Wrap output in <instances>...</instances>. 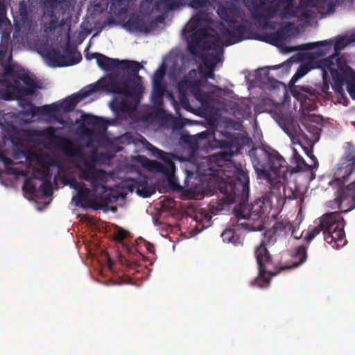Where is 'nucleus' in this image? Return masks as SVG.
<instances>
[{
  "label": "nucleus",
  "instance_id": "obj_58",
  "mask_svg": "<svg viewBox=\"0 0 355 355\" xmlns=\"http://www.w3.org/2000/svg\"><path fill=\"white\" fill-rule=\"evenodd\" d=\"M24 155L25 152L22 150L19 149L18 147L14 150L12 154L13 157L16 159H20Z\"/></svg>",
  "mask_w": 355,
  "mask_h": 355
},
{
  "label": "nucleus",
  "instance_id": "obj_11",
  "mask_svg": "<svg viewBox=\"0 0 355 355\" xmlns=\"http://www.w3.org/2000/svg\"><path fill=\"white\" fill-rule=\"evenodd\" d=\"M292 94L300 104V125L304 130L311 132V87L295 86L291 90Z\"/></svg>",
  "mask_w": 355,
  "mask_h": 355
},
{
  "label": "nucleus",
  "instance_id": "obj_42",
  "mask_svg": "<svg viewBox=\"0 0 355 355\" xmlns=\"http://www.w3.org/2000/svg\"><path fill=\"white\" fill-rule=\"evenodd\" d=\"M307 60L304 66H300L295 74L300 78L306 75L311 70V53H306Z\"/></svg>",
  "mask_w": 355,
  "mask_h": 355
},
{
  "label": "nucleus",
  "instance_id": "obj_49",
  "mask_svg": "<svg viewBox=\"0 0 355 355\" xmlns=\"http://www.w3.org/2000/svg\"><path fill=\"white\" fill-rule=\"evenodd\" d=\"M284 194L286 199L293 200L297 198V193L291 188L284 187Z\"/></svg>",
  "mask_w": 355,
  "mask_h": 355
},
{
  "label": "nucleus",
  "instance_id": "obj_63",
  "mask_svg": "<svg viewBox=\"0 0 355 355\" xmlns=\"http://www.w3.org/2000/svg\"><path fill=\"white\" fill-rule=\"evenodd\" d=\"M347 189L350 191H354L355 192V181L352 182L351 184H349Z\"/></svg>",
  "mask_w": 355,
  "mask_h": 355
},
{
  "label": "nucleus",
  "instance_id": "obj_29",
  "mask_svg": "<svg viewBox=\"0 0 355 355\" xmlns=\"http://www.w3.org/2000/svg\"><path fill=\"white\" fill-rule=\"evenodd\" d=\"M183 0H159L155 5V10L158 12H168L180 7Z\"/></svg>",
  "mask_w": 355,
  "mask_h": 355
},
{
  "label": "nucleus",
  "instance_id": "obj_9",
  "mask_svg": "<svg viewBox=\"0 0 355 355\" xmlns=\"http://www.w3.org/2000/svg\"><path fill=\"white\" fill-rule=\"evenodd\" d=\"M193 74L196 76L194 71H190L187 75L181 79L178 85L179 100L182 105L189 103L188 96L191 94L198 101L203 103L207 98L206 94L201 89V81L200 79L193 77Z\"/></svg>",
  "mask_w": 355,
  "mask_h": 355
},
{
  "label": "nucleus",
  "instance_id": "obj_12",
  "mask_svg": "<svg viewBox=\"0 0 355 355\" xmlns=\"http://www.w3.org/2000/svg\"><path fill=\"white\" fill-rule=\"evenodd\" d=\"M118 68L125 71L126 75L120 76L117 73H112L110 76H116L121 80L123 78L129 79V82L127 83L128 90L130 92H132L133 89H135V92H137V96L139 97V101L137 104V107L142 98L143 88L141 85L140 83H136L134 80H132V77L137 78L138 79L141 78L139 76V71L142 68V65L136 61L119 60V65ZM108 76H110V75Z\"/></svg>",
  "mask_w": 355,
  "mask_h": 355
},
{
  "label": "nucleus",
  "instance_id": "obj_36",
  "mask_svg": "<svg viewBox=\"0 0 355 355\" xmlns=\"http://www.w3.org/2000/svg\"><path fill=\"white\" fill-rule=\"evenodd\" d=\"M82 120L84 124L93 126L94 128H101L105 125L104 121L101 118L90 114L83 115Z\"/></svg>",
  "mask_w": 355,
  "mask_h": 355
},
{
  "label": "nucleus",
  "instance_id": "obj_14",
  "mask_svg": "<svg viewBox=\"0 0 355 355\" xmlns=\"http://www.w3.org/2000/svg\"><path fill=\"white\" fill-rule=\"evenodd\" d=\"M348 41L344 38H338L335 43L333 41H320L312 42V52L316 53V58L325 55L329 53L334 46V53L328 58L336 57L339 60H342L345 63H347L346 60L340 55V51L343 50L347 44Z\"/></svg>",
  "mask_w": 355,
  "mask_h": 355
},
{
  "label": "nucleus",
  "instance_id": "obj_34",
  "mask_svg": "<svg viewBox=\"0 0 355 355\" xmlns=\"http://www.w3.org/2000/svg\"><path fill=\"white\" fill-rule=\"evenodd\" d=\"M282 128L292 140L298 135L299 131H302L300 125H296L292 120L286 121Z\"/></svg>",
  "mask_w": 355,
  "mask_h": 355
},
{
  "label": "nucleus",
  "instance_id": "obj_33",
  "mask_svg": "<svg viewBox=\"0 0 355 355\" xmlns=\"http://www.w3.org/2000/svg\"><path fill=\"white\" fill-rule=\"evenodd\" d=\"M198 57H201L205 66L207 69L214 70L216 64L220 62L221 56L215 53H207L202 54L200 53Z\"/></svg>",
  "mask_w": 355,
  "mask_h": 355
},
{
  "label": "nucleus",
  "instance_id": "obj_60",
  "mask_svg": "<svg viewBox=\"0 0 355 355\" xmlns=\"http://www.w3.org/2000/svg\"><path fill=\"white\" fill-rule=\"evenodd\" d=\"M319 163L316 157L312 153V171L318 168ZM315 178V175L312 173V180Z\"/></svg>",
  "mask_w": 355,
  "mask_h": 355
},
{
  "label": "nucleus",
  "instance_id": "obj_59",
  "mask_svg": "<svg viewBox=\"0 0 355 355\" xmlns=\"http://www.w3.org/2000/svg\"><path fill=\"white\" fill-rule=\"evenodd\" d=\"M164 76V71L157 70L154 74V82H160Z\"/></svg>",
  "mask_w": 355,
  "mask_h": 355
},
{
  "label": "nucleus",
  "instance_id": "obj_15",
  "mask_svg": "<svg viewBox=\"0 0 355 355\" xmlns=\"http://www.w3.org/2000/svg\"><path fill=\"white\" fill-rule=\"evenodd\" d=\"M24 191L30 195L38 196L42 193L45 197L53 194L51 175L49 171L45 173L40 178L25 181L23 186Z\"/></svg>",
  "mask_w": 355,
  "mask_h": 355
},
{
  "label": "nucleus",
  "instance_id": "obj_6",
  "mask_svg": "<svg viewBox=\"0 0 355 355\" xmlns=\"http://www.w3.org/2000/svg\"><path fill=\"white\" fill-rule=\"evenodd\" d=\"M220 190L224 196L218 200L217 207L213 206L210 209L212 214H216L218 211H221L224 205L236 202L240 196L244 198L248 195L249 178L248 173L243 170H238L236 180L234 183L227 184L225 188L221 187Z\"/></svg>",
  "mask_w": 355,
  "mask_h": 355
},
{
  "label": "nucleus",
  "instance_id": "obj_10",
  "mask_svg": "<svg viewBox=\"0 0 355 355\" xmlns=\"http://www.w3.org/2000/svg\"><path fill=\"white\" fill-rule=\"evenodd\" d=\"M258 1L259 3H254L250 9L252 19L263 28L275 29L277 23L271 19L277 16L279 4L273 2L267 4V0Z\"/></svg>",
  "mask_w": 355,
  "mask_h": 355
},
{
  "label": "nucleus",
  "instance_id": "obj_61",
  "mask_svg": "<svg viewBox=\"0 0 355 355\" xmlns=\"http://www.w3.org/2000/svg\"><path fill=\"white\" fill-rule=\"evenodd\" d=\"M321 1H323L324 3H327L328 8L329 10L332 9L334 7V4L331 0H320ZM315 6L313 0H312V8Z\"/></svg>",
  "mask_w": 355,
  "mask_h": 355
},
{
  "label": "nucleus",
  "instance_id": "obj_3",
  "mask_svg": "<svg viewBox=\"0 0 355 355\" xmlns=\"http://www.w3.org/2000/svg\"><path fill=\"white\" fill-rule=\"evenodd\" d=\"M252 164L258 178L266 181L271 196L277 200L280 189L288 179L287 162L275 150L259 148L253 153Z\"/></svg>",
  "mask_w": 355,
  "mask_h": 355
},
{
  "label": "nucleus",
  "instance_id": "obj_48",
  "mask_svg": "<svg viewBox=\"0 0 355 355\" xmlns=\"http://www.w3.org/2000/svg\"><path fill=\"white\" fill-rule=\"evenodd\" d=\"M3 75L8 77H17L20 76L15 72V67L12 64H8L3 69Z\"/></svg>",
  "mask_w": 355,
  "mask_h": 355
},
{
  "label": "nucleus",
  "instance_id": "obj_52",
  "mask_svg": "<svg viewBox=\"0 0 355 355\" xmlns=\"http://www.w3.org/2000/svg\"><path fill=\"white\" fill-rule=\"evenodd\" d=\"M149 150L152 152L153 155L156 156L159 159H164V155L165 153L163 150L158 149L157 148L155 147L153 145H150V148H149Z\"/></svg>",
  "mask_w": 355,
  "mask_h": 355
},
{
  "label": "nucleus",
  "instance_id": "obj_40",
  "mask_svg": "<svg viewBox=\"0 0 355 355\" xmlns=\"http://www.w3.org/2000/svg\"><path fill=\"white\" fill-rule=\"evenodd\" d=\"M17 78L22 80L27 87H31L35 89L42 88V87L39 85V83L28 74H21L20 76H17Z\"/></svg>",
  "mask_w": 355,
  "mask_h": 355
},
{
  "label": "nucleus",
  "instance_id": "obj_26",
  "mask_svg": "<svg viewBox=\"0 0 355 355\" xmlns=\"http://www.w3.org/2000/svg\"><path fill=\"white\" fill-rule=\"evenodd\" d=\"M92 58L96 59L98 66L103 70L108 71L113 68L118 67L119 65V60L110 58L105 55L99 53H94Z\"/></svg>",
  "mask_w": 355,
  "mask_h": 355
},
{
  "label": "nucleus",
  "instance_id": "obj_57",
  "mask_svg": "<svg viewBox=\"0 0 355 355\" xmlns=\"http://www.w3.org/2000/svg\"><path fill=\"white\" fill-rule=\"evenodd\" d=\"M0 161L3 163L6 167H8L9 166L14 164L13 161L10 158L5 156L3 153L0 155Z\"/></svg>",
  "mask_w": 355,
  "mask_h": 355
},
{
  "label": "nucleus",
  "instance_id": "obj_28",
  "mask_svg": "<svg viewBox=\"0 0 355 355\" xmlns=\"http://www.w3.org/2000/svg\"><path fill=\"white\" fill-rule=\"evenodd\" d=\"M316 53L312 52V69L320 68L322 71L321 75L322 76L323 79V85L322 90L323 92H327L329 87V83H330V79L329 77L328 73H329L327 68H326V66H323L322 64H321V60L318 62L315 61Z\"/></svg>",
  "mask_w": 355,
  "mask_h": 355
},
{
  "label": "nucleus",
  "instance_id": "obj_56",
  "mask_svg": "<svg viewBox=\"0 0 355 355\" xmlns=\"http://www.w3.org/2000/svg\"><path fill=\"white\" fill-rule=\"evenodd\" d=\"M138 240L140 241L141 242L144 243V246L146 247V250H148V252L149 253H154L155 252L154 245L152 243H150V242L146 241L143 238H139Z\"/></svg>",
  "mask_w": 355,
  "mask_h": 355
},
{
  "label": "nucleus",
  "instance_id": "obj_13",
  "mask_svg": "<svg viewBox=\"0 0 355 355\" xmlns=\"http://www.w3.org/2000/svg\"><path fill=\"white\" fill-rule=\"evenodd\" d=\"M297 34L294 24L287 22L277 31L271 33H263L259 35V40L275 46H282L286 41L295 37Z\"/></svg>",
  "mask_w": 355,
  "mask_h": 355
},
{
  "label": "nucleus",
  "instance_id": "obj_45",
  "mask_svg": "<svg viewBox=\"0 0 355 355\" xmlns=\"http://www.w3.org/2000/svg\"><path fill=\"white\" fill-rule=\"evenodd\" d=\"M291 235L295 239H299L303 237L308 243L311 241V231L309 230L305 233L304 232L298 233L295 227L291 232Z\"/></svg>",
  "mask_w": 355,
  "mask_h": 355
},
{
  "label": "nucleus",
  "instance_id": "obj_64",
  "mask_svg": "<svg viewBox=\"0 0 355 355\" xmlns=\"http://www.w3.org/2000/svg\"><path fill=\"white\" fill-rule=\"evenodd\" d=\"M7 49L6 47H3L2 46H0V57L3 56L6 53Z\"/></svg>",
  "mask_w": 355,
  "mask_h": 355
},
{
  "label": "nucleus",
  "instance_id": "obj_44",
  "mask_svg": "<svg viewBox=\"0 0 355 355\" xmlns=\"http://www.w3.org/2000/svg\"><path fill=\"white\" fill-rule=\"evenodd\" d=\"M211 5L209 0H189V6L194 9L207 8Z\"/></svg>",
  "mask_w": 355,
  "mask_h": 355
},
{
  "label": "nucleus",
  "instance_id": "obj_8",
  "mask_svg": "<svg viewBox=\"0 0 355 355\" xmlns=\"http://www.w3.org/2000/svg\"><path fill=\"white\" fill-rule=\"evenodd\" d=\"M321 64L324 67L326 66L332 78V89L338 94L343 95L344 93L343 84L346 83L347 87H348L349 72H354V71L347 63H345L342 60H339L336 57L322 59L321 60Z\"/></svg>",
  "mask_w": 355,
  "mask_h": 355
},
{
  "label": "nucleus",
  "instance_id": "obj_2",
  "mask_svg": "<svg viewBox=\"0 0 355 355\" xmlns=\"http://www.w3.org/2000/svg\"><path fill=\"white\" fill-rule=\"evenodd\" d=\"M40 135L67 155L78 157L80 164L78 168L80 171V178L91 184L93 192L96 196V205L101 206L99 209L118 200L119 196L116 191L105 186L106 172L96 168L97 157L95 155L86 156L69 139L58 136L55 128L52 126L44 129Z\"/></svg>",
  "mask_w": 355,
  "mask_h": 355
},
{
  "label": "nucleus",
  "instance_id": "obj_19",
  "mask_svg": "<svg viewBox=\"0 0 355 355\" xmlns=\"http://www.w3.org/2000/svg\"><path fill=\"white\" fill-rule=\"evenodd\" d=\"M75 189L77 194L73 197L72 200L76 207L82 208H91L94 210H98L101 206H97L96 197L95 199H90L91 191L85 187L83 184H78L74 182Z\"/></svg>",
  "mask_w": 355,
  "mask_h": 355
},
{
  "label": "nucleus",
  "instance_id": "obj_55",
  "mask_svg": "<svg viewBox=\"0 0 355 355\" xmlns=\"http://www.w3.org/2000/svg\"><path fill=\"white\" fill-rule=\"evenodd\" d=\"M126 236L127 232L123 230H121L114 234V240L117 242H122L125 239Z\"/></svg>",
  "mask_w": 355,
  "mask_h": 355
},
{
  "label": "nucleus",
  "instance_id": "obj_7",
  "mask_svg": "<svg viewBox=\"0 0 355 355\" xmlns=\"http://www.w3.org/2000/svg\"><path fill=\"white\" fill-rule=\"evenodd\" d=\"M275 243L274 239L270 234L268 236L263 233L260 243L254 249V256L260 276L268 274L269 276L273 277L280 272V267L275 266L272 255L268 250V247L273 245Z\"/></svg>",
  "mask_w": 355,
  "mask_h": 355
},
{
  "label": "nucleus",
  "instance_id": "obj_39",
  "mask_svg": "<svg viewBox=\"0 0 355 355\" xmlns=\"http://www.w3.org/2000/svg\"><path fill=\"white\" fill-rule=\"evenodd\" d=\"M205 49L207 50H214L215 54L222 56L223 53V48L218 40H208L205 42Z\"/></svg>",
  "mask_w": 355,
  "mask_h": 355
},
{
  "label": "nucleus",
  "instance_id": "obj_24",
  "mask_svg": "<svg viewBox=\"0 0 355 355\" xmlns=\"http://www.w3.org/2000/svg\"><path fill=\"white\" fill-rule=\"evenodd\" d=\"M241 223H238L236 224H232V227L226 229L221 234V238L224 242L228 243H232L234 245H238L241 243V241L240 236L236 234V231L243 229L248 230L247 228L243 227L242 225H239Z\"/></svg>",
  "mask_w": 355,
  "mask_h": 355
},
{
  "label": "nucleus",
  "instance_id": "obj_41",
  "mask_svg": "<svg viewBox=\"0 0 355 355\" xmlns=\"http://www.w3.org/2000/svg\"><path fill=\"white\" fill-rule=\"evenodd\" d=\"M6 11L5 0H0V28L3 26L10 25V21L6 17Z\"/></svg>",
  "mask_w": 355,
  "mask_h": 355
},
{
  "label": "nucleus",
  "instance_id": "obj_46",
  "mask_svg": "<svg viewBox=\"0 0 355 355\" xmlns=\"http://www.w3.org/2000/svg\"><path fill=\"white\" fill-rule=\"evenodd\" d=\"M165 92V87L161 82H154L153 83V94L155 97L161 98Z\"/></svg>",
  "mask_w": 355,
  "mask_h": 355
},
{
  "label": "nucleus",
  "instance_id": "obj_31",
  "mask_svg": "<svg viewBox=\"0 0 355 355\" xmlns=\"http://www.w3.org/2000/svg\"><path fill=\"white\" fill-rule=\"evenodd\" d=\"M125 25L130 30L137 31L139 32L148 31V28L146 24L138 16L130 17L126 21Z\"/></svg>",
  "mask_w": 355,
  "mask_h": 355
},
{
  "label": "nucleus",
  "instance_id": "obj_20",
  "mask_svg": "<svg viewBox=\"0 0 355 355\" xmlns=\"http://www.w3.org/2000/svg\"><path fill=\"white\" fill-rule=\"evenodd\" d=\"M224 136L225 139L216 140V142L223 150L219 153V155L223 160L227 161L234 155L235 150H237L238 142L234 135L231 132H225Z\"/></svg>",
  "mask_w": 355,
  "mask_h": 355
},
{
  "label": "nucleus",
  "instance_id": "obj_22",
  "mask_svg": "<svg viewBox=\"0 0 355 355\" xmlns=\"http://www.w3.org/2000/svg\"><path fill=\"white\" fill-rule=\"evenodd\" d=\"M294 227V225L288 220L283 219L276 221L272 227L266 230L264 233L268 236L270 234L276 243L278 236H286L288 233L291 234Z\"/></svg>",
  "mask_w": 355,
  "mask_h": 355
},
{
  "label": "nucleus",
  "instance_id": "obj_62",
  "mask_svg": "<svg viewBox=\"0 0 355 355\" xmlns=\"http://www.w3.org/2000/svg\"><path fill=\"white\" fill-rule=\"evenodd\" d=\"M2 97L6 101H11L14 99L12 94L10 93V92H5L3 94Z\"/></svg>",
  "mask_w": 355,
  "mask_h": 355
},
{
  "label": "nucleus",
  "instance_id": "obj_23",
  "mask_svg": "<svg viewBox=\"0 0 355 355\" xmlns=\"http://www.w3.org/2000/svg\"><path fill=\"white\" fill-rule=\"evenodd\" d=\"M306 248L300 245L294 249L289 250L288 254L291 258L290 263L280 267V271L285 269H291L298 267L302 264L307 259Z\"/></svg>",
  "mask_w": 355,
  "mask_h": 355
},
{
  "label": "nucleus",
  "instance_id": "obj_1",
  "mask_svg": "<svg viewBox=\"0 0 355 355\" xmlns=\"http://www.w3.org/2000/svg\"><path fill=\"white\" fill-rule=\"evenodd\" d=\"M129 79H119L116 76H110L99 79L94 84H90L82 89L78 94L67 97L60 105H46L37 107L30 101H25L23 107L26 114L35 116L37 114H55L62 110L72 111L77 104L83 98L98 91H105L108 93L120 95V99L116 97L110 103L112 110H120L122 112H130L137 109L139 97L133 89L132 92L128 90L127 83Z\"/></svg>",
  "mask_w": 355,
  "mask_h": 355
},
{
  "label": "nucleus",
  "instance_id": "obj_30",
  "mask_svg": "<svg viewBox=\"0 0 355 355\" xmlns=\"http://www.w3.org/2000/svg\"><path fill=\"white\" fill-rule=\"evenodd\" d=\"M312 149L314 144L318 142L320 137L322 128L323 119L318 115L312 114Z\"/></svg>",
  "mask_w": 355,
  "mask_h": 355
},
{
  "label": "nucleus",
  "instance_id": "obj_4",
  "mask_svg": "<svg viewBox=\"0 0 355 355\" xmlns=\"http://www.w3.org/2000/svg\"><path fill=\"white\" fill-rule=\"evenodd\" d=\"M316 225L312 229V239L321 231L323 232L324 240L334 248L344 246L347 240L344 227L345 222L339 211L324 214L318 220L315 221Z\"/></svg>",
  "mask_w": 355,
  "mask_h": 355
},
{
  "label": "nucleus",
  "instance_id": "obj_38",
  "mask_svg": "<svg viewBox=\"0 0 355 355\" xmlns=\"http://www.w3.org/2000/svg\"><path fill=\"white\" fill-rule=\"evenodd\" d=\"M45 53L46 59L49 61L54 63H57L62 58L60 52L58 49L53 47L47 48L45 50Z\"/></svg>",
  "mask_w": 355,
  "mask_h": 355
},
{
  "label": "nucleus",
  "instance_id": "obj_16",
  "mask_svg": "<svg viewBox=\"0 0 355 355\" xmlns=\"http://www.w3.org/2000/svg\"><path fill=\"white\" fill-rule=\"evenodd\" d=\"M218 31L223 44L225 46H229L240 42L246 38L245 34L248 27L242 24L234 27L230 26V28L222 24L218 28Z\"/></svg>",
  "mask_w": 355,
  "mask_h": 355
},
{
  "label": "nucleus",
  "instance_id": "obj_53",
  "mask_svg": "<svg viewBox=\"0 0 355 355\" xmlns=\"http://www.w3.org/2000/svg\"><path fill=\"white\" fill-rule=\"evenodd\" d=\"M149 150L152 152L153 155L156 156L159 159H164V155L165 153L163 150L158 149L157 148L155 147L153 145H150V148H149Z\"/></svg>",
  "mask_w": 355,
  "mask_h": 355
},
{
  "label": "nucleus",
  "instance_id": "obj_17",
  "mask_svg": "<svg viewBox=\"0 0 355 355\" xmlns=\"http://www.w3.org/2000/svg\"><path fill=\"white\" fill-rule=\"evenodd\" d=\"M40 2L43 17L50 19L49 21L45 25L46 30L50 32L54 31L59 26V18L55 14L58 6L61 3H71L72 1H64L63 0H41Z\"/></svg>",
  "mask_w": 355,
  "mask_h": 355
},
{
  "label": "nucleus",
  "instance_id": "obj_51",
  "mask_svg": "<svg viewBox=\"0 0 355 355\" xmlns=\"http://www.w3.org/2000/svg\"><path fill=\"white\" fill-rule=\"evenodd\" d=\"M149 150L152 152L153 155L156 156L159 159H164V155L165 153L163 150L158 149L157 148L155 147L153 145H150V148H149Z\"/></svg>",
  "mask_w": 355,
  "mask_h": 355
},
{
  "label": "nucleus",
  "instance_id": "obj_35",
  "mask_svg": "<svg viewBox=\"0 0 355 355\" xmlns=\"http://www.w3.org/2000/svg\"><path fill=\"white\" fill-rule=\"evenodd\" d=\"M144 166L151 171L162 173L164 174H166L168 172V170L165 165L155 160H150L146 159Z\"/></svg>",
  "mask_w": 355,
  "mask_h": 355
},
{
  "label": "nucleus",
  "instance_id": "obj_37",
  "mask_svg": "<svg viewBox=\"0 0 355 355\" xmlns=\"http://www.w3.org/2000/svg\"><path fill=\"white\" fill-rule=\"evenodd\" d=\"M284 3H286V5L284 7L282 10L278 14L279 16L282 19H289L295 15V11L293 10V1H283Z\"/></svg>",
  "mask_w": 355,
  "mask_h": 355
},
{
  "label": "nucleus",
  "instance_id": "obj_5",
  "mask_svg": "<svg viewBox=\"0 0 355 355\" xmlns=\"http://www.w3.org/2000/svg\"><path fill=\"white\" fill-rule=\"evenodd\" d=\"M241 197L242 202L234 208V213L238 220H245L239 225L248 229V231L261 230L264 227L265 219L268 208L270 207L269 200L265 199H257L250 205H245L247 198Z\"/></svg>",
  "mask_w": 355,
  "mask_h": 355
},
{
  "label": "nucleus",
  "instance_id": "obj_50",
  "mask_svg": "<svg viewBox=\"0 0 355 355\" xmlns=\"http://www.w3.org/2000/svg\"><path fill=\"white\" fill-rule=\"evenodd\" d=\"M66 53L68 55H71L74 57V60L70 63L71 64L78 63L82 59V56L80 53H76V52H73L71 50H70L68 47L66 49Z\"/></svg>",
  "mask_w": 355,
  "mask_h": 355
},
{
  "label": "nucleus",
  "instance_id": "obj_27",
  "mask_svg": "<svg viewBox=\"0 0 355 355\" xmlns=\"http://www.w3.org/2000/svg\"><path fill=\"white\" fill-rule=\"evenodd\" d=\"M34 135L33 131L30 129H15L13 134L10 135V139L12 145L17 147L24 146L21 141L26 140Z\"/></svg>",
  "mask_w": 355,
  "mask_h": 355
},
{
  "label": "nucleus",
  "instance_id": "obj_43",
  "mask_svg": "<svg viewBox=\"0 0 355 355\" xmlns=\"http://www.w3.org/2000/svg\"><path fill=\"white\" fill-rule=\"evenodd\" d=\"M348 78L347 92L352 99L355 100V71L354 72H349Z\"/></svg>",
  "mask_w": 355,
  "mask_h": 355
},
{
  "label": "nucleus",
  "instance_id": "obj_18",
  "mask_svg": "<svg viewBox=\"0 0 355 355\" xmlns=\"http://www.w3.org/2000/svg\"><path fill=\"white\" fill-rule=\"evenodd\" d=\"M211 32L215 33L216 31L209 25L205 26L204 28H200L198 30L188 34V51L195 57H198L201 51L202 41L211 36Z\"/></svg>",
  "mask_w": 355,
  "mask_h": 355
},
{
  "label": "nucleus",
  "instance_id": "obj_25",
  "mask_svg": "<svg viewBox=\"0 0 355 355\" xmlns=\"http://www.w3.org/2000/svg\"><path fill=\"white\" fill-rule=\"evenodd\" d=\"M19 14L17 19H14L15 31H19L21 28L28 25L30 22L29 10L24 0L19 2Z\"/></svg>",
  "mask_w": 355,
  "mask_h": 355
},
{
  "label": "nucleus",
  "instance_id": "obj_32",
  "mask_svg": "<svg viewBox=\"0 0 355 355\" xmlns=\"http://www.w3.org/2000/svg\"><path fill=\"white\" fill-rule=\"evenodd\" d=\"M292 163L295 166H289L288 174L292 175L293 173H298L302 171L304 168H307L309 166L306 164L304 159L298 154L296 150H293V156L292 159Z\"/></svg>",
  "mask_w": 355,
  "mask_h": 355
},
{
  "label": "nucleus",
  "instance_id": "obj_54",
  "mask_svg": "<svg viewBox=\"0 0 355 355\" xmlns=\"http://www.w3.org/2000/svg\"><path fill=\"white\" fill-rule=\"evenodd\" d=\"M175 205V200L171 198L166 197L162 200V206L166 209H172Z\"/></svg>",
  "mask_w": 355,
  "mask_h": 355
},
{
  "label": "nucleus",
  "instance_id": "obj_21",
  "mask_svg": "<svg viewBox=\"0 0 355 355\" xmlns=\"http://www.w3.org/2000/svg\"><path fill=\"white\" fill-rule=\"evenodd\" d=\"M212 22L211 18L205 12H200L194 15L190 21L187 24L182 30V35L187 37L188 34L198 30L200 28H204V24L207 26Z\"/></svg>",
  "mask_w": 355,
  "mask_h": 355
},
{
  "label": "nucleus",
  "instance_id": "obj_47",
  "mask_svg": "<svg viewBox=\"0 0 355 355\" xmlns=\"http://www.w3.org/2000/svg\"><path fill=\"white\" fill-rule=\"evenodd\" d=\"M35 89L31 87H20L17 88V94L20 96H33L35 94Z\"/></svg>",
  "mask_w": 355,
  "mask_h": 355
}]
</instances>
